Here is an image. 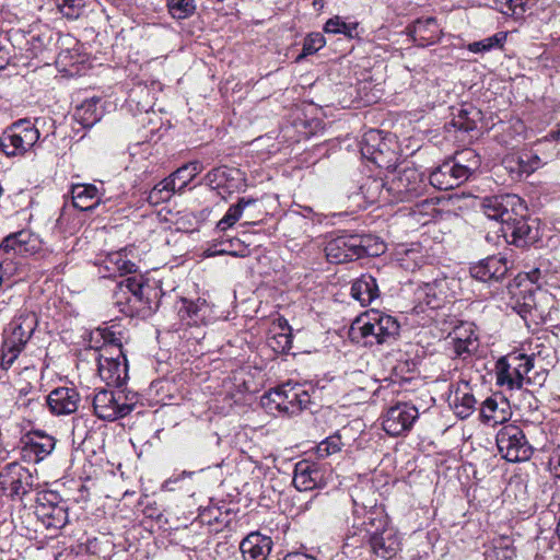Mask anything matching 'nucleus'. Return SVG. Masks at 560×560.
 <instances>
[{"instance_id": "1", "label": "nucleus", "mask_w": 560, "mask_h": 560, "mask_svg": "<svg viewBox=\"0 0 560 560\" xmlns=\"http://www.w3.org/2000/svg\"><path fill=\"white\" fill-rule=\"evenodd\" d=\"M151 285L140 275L122 279L116 284L114 304L127 316L147 314L152 311Z\"/></svg>"}, {"instance_id": "2", "label": "nucleus", "mask_w": 560, "mask_h": 560, "mask_svg": "<svg viewBox=\"0 0 560 560\" xmlns=\"http://www.w3.org/2000/svg\"><path fill=\"white\" fill-rule=\"evenodd\" d=\"M429 190L425 175L415 166L399 165L387 173V195L390 201L408 202Z\"/></svg>"}, {"instance_id": "3", "label": "nucleus", "mask_w": 560, "mask_h": 560, "mask_svg": "<svg viewBox=\"0 0 560 560\" xmlns=\"http://www.w3.org/2000/svg\"><path fill=\"white\" fill-rule=\"evenodd\" d=\"M36 326L37 317L34 313L30 312L21 313L8 324L3 330L0 353V366L2 370L11 368L32 337Z\"/></svg>"}, {"instance_id": "4", "label": "nucleus", "mask_w": 560, "mask_h": 560, "mask_svg": "<svg viewBox=\"0 0 560 560\" xmlns=\"http://www.w3.org/2000/svg\"><path fill=\"white\" fill-rule=\"evenodd\" d=\"M39 131L30 119H19L0 136V150L7 156H23L33 150L39 140Z\"/></svg>"}, {"instance_id": "5", "label": "nucleus", "mask_w": 560, "mask_h": 560, "mask_svg": "<svg viewBox=\"0 0 560 560\" xmlns=\"http://www.w3.org/2000/svg\"><path fill=\"white\" fill-rule=\"evenodd\" d=\"M357 325L361 336L370 345L390 343L396 340L400 330V325L394 316L375 310L359 318Z\"/></svg>"}, {"instance_id": "6", "label": "nucleus", "mask_w": 560, "mask_h": 560, "mask_svg": "<svg viewBox=\"0 0 560 560\" xmlns=\"http://www.w3.org/2000/svg\"><path fill=\"white\" fill-rule=\"evenodd\" d=\"M137 400L136 394L128 395L121 389H101L93 398V408L100 419L114 421L129 415Z\"/></svg>"}, {"instance_id": "7", "label": "nucleus", "mask_w": 560, "mask_h": 560, "mask_svg": "<svg viewBox=\"0 0 560 560\" xmlns=\"http://www.w3.org/2000/svg\"><path fill=\"white\" fill-rule=\"evenodd\" d=\"M533 368V357L523 353L503 357L495 364L497 383L500 386H508L510 389H521Z\"/></svg>"}, {"instance_id": "8", "label": "nucleus", "mask_w": 560, "mask_h": 560, "mask_svg": "<svg viewBox=\"0 0 560 560\" xmlns=\"http://www.w3.org/2000/svg\"><path fill=\"white\" fill-rule=\"evenodd\" d=\"M495 442L499 453L508 462H524L533 454V447L523 430L513 423L504 424L498 431Z\"/></svg>"}, {"instance_id": "9", "label": "nucleus", "mask_w": 560, "mask_h": 560, "mask_svg": "<svg viewBox=\"0 0 560 560\" xmlns=\"http://www.w3.org/2000/svg\"><path fill=\"white\" fill-rule=\"evenodd\" d=\"M264 399L270 410H276L283 416L300 413L310 404V395L299 386L285 384L270 390Z\"/></svg>"}, {"instance_id": "10", "label": "nucleus", "mask_w": 560, "mask_h": 560, "mask_svg": "<svg viewBox=\"0 0 560 560\" xmlns=\"http://www.w3.org/2000/svg\"><path fill=\"white\" fill-rule=\"evenodd\" d=\"M325 253L328 261L332 264H345L371 255L364 238L359 235H339L329 240Z\"/></svg>"}, {"instance_id": "11", "label": "nucleus", "mask_w": 560, "mask_h": 560, "mask_svg": "<svg viewBox=\"0 0 560 560\" xmlns=\"http://www.w3.org/2000/svg\"><path fill=\"white\" fill-rule=\"evenodd\" d=\"M108 350L109 354L96 355L98 375L106 385L120 388L128 378L127 359L122 349L118 347Z\"/></svg>"}, {"instance_id": "12", "label": "nucleus", "mask_w": 560, "mask_h": 560, "mask_svg": "<svg viewBox=\"0 0 560 560\" xmlns=\"http://www.w3.org/2000/svg\"><path fill=\"white\" fill-rule=\"evenodd\" d=\"M56 492H44L36 499L35 515L47 529L55 532L68 523V508L59 503Z\"/></svg>"}, {"instance_id": "13", "label": "nucleus", "mask_w": 560, "mask_h": 560, "mask_svg": "<svg viewBox=\"0 0 560 560\" xmlns=\"http://www.w3.org/2000/svg\"><path fill=\"white\" fill-rule=\"evenodd\" d=\"M418 418L419 410L415 405L398 401L383 413L382 425L387 434L398 436L410 431Z\"/></svg>"}, {"instance_id": "14", "label": "nucleus", "mask_w": 560, "mask_h": 560, "mask_svg": "<svg viewBox=\"0 0 560 560\" xmlns=\"http://www.w3.org/2000/svg\"><path fill=\"white\" fill-rule=\"evenodd\" d=\"M0 486L8 497L22 500L33 489L34 476L27 468L12 463L0 472Z\"/></svg>"}, {"instance_id": "15", "label": "nucleus", "mask_w": 560, "mask_h": 560, "mask_svg": "<svg viewBox=\"0 0 560 560\" xmlns=\"http://www.w3.org/2000/svg\"><path fill=\"white\" fill-rule=\"evenodd\" d=\"M481 209L489 219L500 221L504 226L514 215H518V210L524 211L525 206L517 195L505 194L483 198Z\"/></svg>"}, {"instance_id": "16", "label": "nucleus", "mask_w": 560, "mask_h": 560, "mask_svg": "<svg viewBox=\"0 0 560 560\" xmlns=\"http://www.w3.org/2000/svg\"><path fill=\"white\" fill-rule=\"evenodd\" d=\"M521 212L518 210V215H514V219L506 222L501 228V232L506 242L517 247H527L538 241V226L535 224V221L530 223Z\"/></svg>"}, {"instance_id": "17", "label": "nucleus", "mask_w": 560, "mask_h": 560, "mask_svg": "<svg viewBox=\"0 0 560 560\" xmlns=\"http://www.w3.org/2000/svg\"><path fill=\"white\" fill-rule=\"evenodd\" d=\"M369 544L373 555L381 560L393 559L401 549L400 538L392 527H383L381 532L376 527V532L369 538Z\"/></svg>"}, {"instance_id": "18", "label": "nucleus", "mask_w": 560, "mask_h": 560, "mask_svg": "<svg viewBox=\"0 0 560 560\" xmlns=\"http://www.w3.org/2000/svg\"><path fill=\"white\" fill-rule=\"evenodd\" d=\"M509 271V261L501 255L489 256L469 268L470 276L481 282L500 281Z\"/></svg>"}, {"instance_id": "19", "label": "nucleus", "mask_w": 560, "mask_h": 560, "mask_svg": "<svg viewBox=\"0 0 560 560\" xmlns=\"http://www.w3.org/2000/svg\"><path fill=\"white\" fill-rule=\"evenodd\" d=\"M175 307L179 320L186 326L206 324L211 316V306L201 298L196 300L183 298L176 303Z\"/></svg>"}, {"instance_id": "20", "label": "nucleus", "mask_w": 560, "mask_h": 560, "mask_svg": "<svg viewBox=\"0 0 560 560\" xmlns=\"http://www.w3.org/2000/svg\"><path fill=\"white\" fill-rule=\"evenodd\" d=\"M293 485L299 491H310L326 485L325 472L318 464L301 460L295 464Z\"/></svg>"}, {"instance_id": "21", "label": "nucleus", "mask_w": 560, "mask_h": 560, "mask_svg": "<svg viewBox=\"0 0 560 560\" xmlns=\"http://www.w3.org/2000/svg\"><path fill=\"white\" fill-rule=\"evenodd\" d=\"M79 402L80 394L74 387H57L46 397V404L55 416H66L75 412Z\"/></svg>"}, {"instance_id": "22", "label": "nucleus", "mask_w": 560, "mask_h": 560, "mask_svg": "<svg viewBox=\"0 0 560 560\" xmlns=\"http://www.w3.org/2000/svg\"><path fill=\"white\" fill-rule=\"evenodd\" d=\"M243 174L238 168L228 167L225 165L214 167L207 173L205 180L212 189L232 194L242 187Z\"/></svg>"}, {"instance_id": "23", "label": "nucleus", "mask_w": 560, "mask_h": 560, "mask_svg": "<svg viewBox=\"0 0 560 560\" xmlns=\"http://www.w3.org/2000/svg\"><path fill=\"white\" fill-rule=\"evenodd\" d=\"M271 549V538L259 532L249 533L240 545L244 560H266Z\"/></svg>"}, {"instance_id": "24", "label": "nucleus", "mask_w": 560, "mask_h": 560, "mask_svg": "<svg viewBox=\"0 0 560 560\" xmlns=\"http://www.w3.org/2000/svg\"><path fill=\"white\" fill-rule=\"evenodd\" d=\"M408 35L420 47H427L435 44L440 38V26L436 19H418L408 26Z\"/></svg>"}, {"instance_id": "25", "label": "nucleus", "mask_w": 560, "mask_h": 560, "mask_svg": "<svg viewBox=\"0 0 560 560\" xmlns=\"http://www.w3.org/2000/svg\"><path fill=\"white\" fill-rule=\"evenodd\" d=\"M187 167H180L171 174L168 177L164 178L160 183H158L148 195V202L152 206H158L162 202H165L171 199L173 194L177 191H182L187 186V180L184 179L179 185H176V179L180 176V174L185 173Z\"/></svg>"}, {"instance_id": "26", "label": "nucleus", "mask_w": 560, "mask_h": 560, "mask_svg": "<svg viewBox=\"0 0 560 560\" xmlns=\"http://www.w3.org/2000/svg\"><path fill=\"white\" fill-rule=\"evenodd\" d=\"M476 402L474 395L469 392L468 382L457 384L456 389L450 396V406L460 419H466L472 413Z\"/></svg>"}, {"instance_id": "27", "label": "nucleus", "mask_w": 560, "mask_h": 560, "mask_svg": "<svg viewBox=\"0 0 560 560\" xmlns=\"http://www.w3.org/2000/svg\"><path fill=\"white\" fill-rule=\"evenodd\" d=\"M73 206L82 211L93 210L102 200L103 194L93 184H75L71 188Z\"/></svg>"}, {"instance_id": "28", "label": "nucleus", "mask_w": 560, "mask_h": 560, "mask_svg": "<svg viewBox=\"0 0 560 560\" xmlns=\"http://www.w3.org/2000/svg\"><path fill=\"white\" fill-rule=\"evenodd\" d=\"M103 116L102 100L100 97H91L84 100L78 105L73 113V118L83 128L94 126Z\"/></svg>"}, {"instance_id": "29", "label": "nucleus", "mask_w": 560, "mask_h": 560, "mask_svg": "<svg viewBox=\"0 0 560 560\" xmlns=\"http://www.w3.org/2000/svg\"><path fill=\"white\" fill-rule=\"evenodd\" d=\"M351 296L359 301L362 306L371 304L372 301L380 296L376 279L369 273L362 275L353 281Z\"/></svg>"}, {"instance_id": "30", "label": "nucleus", "mask_w": 560, "mask_h": 560, "mask_svg": "<svg viewBox=\"0 0 560 560\" xmlns=\"http://www.w3.org/2000/svg\"><path fill=\"white\" fill-rule=\"evenodd\" d=\"M482 421L489 425L503 424L509 419V404L506 400L501 399L498 401L495 398H487L480 409Z\"/></svg>"}, {"instance_id": "31", "label": "nucleus", "mask_w": 560, "mask_h": 560, "mask_svg": "<svg viewBox=\"0 0 560 560\" xmlns=\"http://www.w3.org/2000/svg\"><path fill=\"white\" fill-rule=\"evenodd\" d=\"M25 448L33 452L37 460L45 458L55 448V439L43 431L35 430L24 436Z\"/></svg>"}, {"instance_id": "32", "label": "nucleus", "mask_w": 560, "mask_h": 560, "mask_svg": "<svg viewBox=\"0 0 560 560\" xmlns=\"http://www.w3.org/2000/svg\"><path fill=\"white\" fill-rule=\"evenodd\" d=\"M478 155L470 149L463 150L456 154L455 177H453L455 188L466 182L471 173L478 167Z\"/></svg>"}, {"instance_id": "33", "label": "nucleus", "mask_w": 560, "mask_h": 560, "mask_svg": "<svg viewBox=\"0 0 560 560\" xmlns=\"http://www.w3.org/2000/svg\"><path fill=\"white\" fill-rule=\"evenodd\" d=\"M385 147L386 143L382 139V132L380 130L371 129L363 136L361 153L365 159L380 165Z\"/></svg>"}, {"instance_id": "34", "label": "nucleus", "mask_w": 560, "mask_h": 560, "mask_svg": "<svg viewBox=\"0 0 560 560\" xmlns=\"http://www.w3.org/2000/svg\"><path fill=\"white\" fill-rule=\"evenodd\" d=\"M361 194L371 203L377 202L381 199L390 201L387 195V177L385 179L377 177H368L360 186Z\"/></svg>"}, {"instance_id": "35", "label": "nucleus", "mask_w": 560, "mask_h": 560, "mask_svg": "<svg viewBox=\"0 0 560 560\" xmlns=\"http://www.w3.org/2000/svg\"><path fill=\"white\" fill-rule=\"evenodd\" d=\"M478 337L472 329H456L454 338V352L458 357L470 355L478 349Z\"/></svg>"}, {"instance_id": "36", "label": "nucleus", "mask_w": 560, "mask_h": 560, "mask_svg": "<svg viewBox=\"0 0 560 560\" xmlns=\"http://www.w3.org/2000/svg\"><path fill=\"white\" fill-rule=\"evenodd\" d=\"M256 202L254 198H240L235 205H232L223 218L218 222L217 229L221 232L228 230L233 226L243 214V211L246 207H249Z\"/></svg>"}, {"instance_id": "37", "label": "nucleus", "mask_w": 560, "mask_h": 560, "mask_svg": "<svg viewBox=\"0 0 560 560\" xmlns=\"http://www.w3.org/2000/svg\"><path fill=\"white\" fill-rule=\"evenodd\" d=\"M128 103L135 105L139 113L148 114L153 108L154 97L148 86L138 85L130 92Z\"/></svg>"}, {"instance_id": "38", "label": "nucleus", "mask_w": 560, "mask_h": 560, "mask_svg": "<svg viewBox=\"0 0 560 560\" xmlns=\"http://www.w3.org/2000/svg\"><path fill=\"white\" fill-rule=\"evenodd\" d=\"M357 22L347 23L341 16L335 15L330 18L324 25V32L328 34H342L348 38H354L358 36Z\"/></svg>"}, {"instance_id": "39", "label": "nucleus", "mask_w": 560, "mask_h": 560, "mask_svg": "<svg viewBox=\"0 0 560 560\" xmlns=\"http://www.w3.org/2000/svg\"><path fill=\"white\" fill-rule=\"evenodd\" d=\"M450 168L447 164H441L429 176V187L432 186L439 190L454 189V180L452 176H448Z\"/></svg>"}, {"instance_id": "40", "label": "nucleus", "mask_w": 560, "mask_h": 560, "mask_svg": "<svg viewBox=\"0 0 560 560\" xmlns=\"http://www.w3.org/2000/svg\"><path fill=\"white\" fill-rule=\"evenodd\" d=\"M166 7L172 18L188 19L196 12L195 0H166Z\"/></svg>"}, {"instance_id": "41", "label": "nucleus", "mask_w": 560, "mask_h": 560, "mask_svg": "<svg viewBox=\"0 0 560 560\" xmlns=\"http://www.w3.org/2000/svg\"><path fill=\"white\" fill-rule=\"evenodd\" d=\"M94 338L103 340L102 346L100 347L97 353L109 354V350L114 347L121 348V335L120 332H116L110 328H98L94 332Z\"/></svg>"}, {"instance_id": "42", "label": "nucleus", "mask_w": 560, "mask_h": 560, "mask_svg": "<svg viewBox=\"0 0 560 560\" xmlns=\"http://www.w3.org/2000/svg\"><path fill=\"white\" fill-rule=\"evenodd\" d=\"M55 2L58 11L68 20H77L84 12V0H55Z\"/></svg>"}, {"instance_id": "43", "label": "nucleus", "mask_w": 560, "mask_h": 560, "mask_svg": "<svg viewBox=\"0 0 560 560\" xmlns=\"http://www.w3.org/2000/svg\"><path fill=\"white\" fill-rule=\"evenodd\" d=\"M504 39L505 35L503 33H497L493 36L470 43L468 45V50L474 54H483L501 47Z\"/></svg>"}, {"instance_id": "44", "label": "nucleus", "mask_w": 560, "mask_h": 560, "mask_svg": "<svg viewBox=\"0 0 560 560\" xmlns=\"http://www.w3.org/2000/svg\"><path fill=\"white\" fill-rule=\"evenodd\" d=\"M358 526H362V530L365 532L364 537L370 538L371 534L376 532V527H378V532H381L383 527H387V521L381 513L369 511L365 513L363 522Z\"/></svg>"}, {"instance_id": "45", "label": "nucleus", "mask_w": 560, "mask_h": 560, "mask_svg": "<svg viewBox=\"0 0 560 560\" xmlns=\"http://www.w3.org/2000/svg\"><path fill=\"white\" fill-rule=\"evenodd\" d=\"M532 0H495L499 10L506 15H523Z\"/></svg>"}, {"instance_id": "46", "label": "nucleus", "mask_w": 560, "mask_h": 560, "mask_svg": "<svg viewBox=\"0 0 560 560\" xmlns=\"http://www.w3.org/2000/svg\"><path fill=\"white\" fill-rule=\"evenodd\" d=\"M326 44L324 36L320 33L308 34L303 43L302 52L296 57V61H300L306 56L317 52Z\"/></svg>"}, {"instance_id": "47", "label": "nucleus", "mask_w": 560, "mask_h": 560, "mask_svg": "<svg viewBox=\"0 0 560 560\" xmlns=\"http://www.w3.org/2000/svg\"><path fill=\"white\" fill-rule=\"evenodd\" d=\"M244 252L242 242L238 238H229L226 241H222L219 245L214 246V249L209 254L210 256L214 255H232L238 256Z\"/></svg>"}, {"instance_id": "48", "label": "nucleus", "mask_w": 560, "mask_h": 560, "mask_svg": "<svg viewBox=\"0 0 560 560\" xmlns=\"http://www.w3.org/2000/svg\"><path fill=\"white\" fill-rule=\"evenodd\" d=\"M470 112L466 108H462L458 110V114L454 116L452 124L458 130H463L465 132H469L477 128V122L475 117H470Z\"/></svg>"}, {"instance_id": "49", "label": "nucleus", "mask_w": 560, "mask_h": 560, "mask_svg": "<svg viewBox=\"0 0 560 560\" xmlns=\"http://www.w3.org/2000/svg\"><path fill=\"white\" fill-rule=\"evenodd\" d=\"M15 407L19 411L32 415L43 407L40 394L36 396L15 397Z\"/></svg>"}, {"instance_id": "50", "label": "nucleus", "mask_w": 560, "mask_h": 560, "mask_svg": "<svg viewBox=\"0 0 560 560\" xmlns=\"http://www.w3.org/2000/svg\"><path fill=\"white\" fill-rule=\"evenodd\" d=\"M129 252L130 250H128L127 248L114 252V256H118L117 262L115 264L116 267H119V269H117V275L120 277L128 273L137 272V265L128 258Z\"/></svg>"}, {"instance_id": "51", "label": "nucleus", "mask_w": 560, "mask_h": 560, "mask_svg": "<svg viewBox=\"0 0 560 560\" xmlns=\"http://www.w3.org/2000/svg\"><path fill=\"white\" fill-rule=\"evenodd\" d=\"M514 557L515 549L509 539H501L499 544L494 546L491 553L492 560H513Z\"/></svg>"}, {"instance_id": "52", "label": "nucleus", "mask_w": 560, "mask_h": 560, "mask_svg": "<svg viewBox=\"0 0 560 560\" xmlns=\"http://www.w3.org/2000/svg\"><path fill=\"white\" fill-rule=\"evenodd\" d=\"M517 163L520 174L526 175L532 174L541 165L539 156L532 154H524L520 156Z\"/></svg>"}, {"instance_id": "53", "label": "nucleus", "mask_w": 560, "mask_h": 560, "mask_svg": "<svg viewBox=\"0 0 560 560\" xmlns=\"http://www.w3.org/2000/svg\"><path fill=\"white\" fill-rule=\"evenodd\" d=\"M117 257L118 256H114V252L113 253H108L104 259H102L101 264H100V270L98 272L101 273V276L103 278H112V277H117V269H119V267H116V264L117 262Z\"/></svg>"}, {"instance_id": "54", "label": "nucleus", "mask_w": 560, "mask_h": 560, "mask_svg": "<svg viewBox=\"0 0 560 560\" xmlns=\"http://www.w3.org/2000/svg\"><path fill=\"white\" fill-rule=\"evenodd\" d=\"M16 396L15 397H26V396H36L39 395V389L32 383V381H27L25 383L19 384L15 388Z\"/></svg>"}, {"instance_id": "55", "label": "nucleus", "mask_w": 560, "mask_h": 560, "mask_svg": "<svg viewBox=\"0 0 560 560\" xmlns=\"http://www.w3.org/2000/svg\"><path fill=\"white\" fill-rule=\"evenodd\" d=\"M323 443L327 446L331 454H335L341 450V438L339 434L328 436Z\"/></svg>"}, {"instance_id": "56", "label": "nucleus", "mask_w": 560, "mask_h": 560, "mask_svg": "<svg viewBox=\"0 0 560 560\" xmlns=\"http://www.w3.org/2000/svg\"><path fill=\"white\" fill-rule=\"evenodd\" d=\"M546 378H547L546 371L537 372V373H535L534 376H529L527 374L525 384L542 386L544 383L546 382Z\"/></svg>"}, {"instance_id": "57", "label": "nucleus", "mask_w": 560, "mask_h": 560, "mask_svg": "<svg viewBox=\"0 0 560 560\" xmlns=\"http://www.w3.org/2000/svg\"><path fill=\"white\" fill-rule=\"evenodd\" d=\"M275 339L281 346V351H287V350L291 349V343H292L291 335L279 334L278 336L275 337Z\"/></svg>"}, {"instance_id": "58", "label": "nucleus", "mask_w": 560, "mask_h": 560, "mask_svg": "<svg viewBox=\"0 0 560 560\" xmlns=\"http://www.w3.org/2000/svg\"><path fill=\"white\" fill-rule=\"evenodd\" d=\"M550 463L553 467L556 477L560 479V447L553 452Z\"/></svg>"}, {"instance_id": "59", "label": "nucleus", "mask_w": 560, "mask_h": 560, "mask_svg": "<svg viewBox=\"0 0 560 560\" xmlns=\"http://www.w3.org/2000/svg\"><path fill=\"white\" fill-rule=\"evenodd\" d=\"M283 560H317L316 558L303 553V552H290L288 553Z\"/></svg>"}, {"instance_id": "60", "label": "nucleus", "mask_w": 560, "mask_h": 560, "mask_svg": "<svg viewBox=\"0 0 560 560\" xmlns=\"http://www.w3.org/2000/svg\"><path fill=\"white\" fill-rule=\"evenodd\" d=\"M545 140L547 141H560V124L557 125L556 129H552L548 132V135L545 137Z\"/></svg>"}, {"instance_id": "61", "label": "nucleus", "mask_w": 560, "mask_h": 560, "mask_svg": "<svg viewBox=\"0 0 560 560\" xmlns=\"http://www.w3.org/2000/svg\"><path fill=\"white\" fill-rule=\"evenodd\" d=\"M316 453L318 455V457H328L329 455H331L330 451L327 448V446L320 442L317 446H316Z\"/></svg>"}, {"instance_id": "62", "label": "nucleus", "mask_w": 560, "mask_h": 560, "mask_svg": "<svg viewBox=\"0 0 560 560\" xmlns=\"http://www.w3.org/2000/svg\"><path fill=\"white\" fill-rule=\"evenodd\" d=\"M16 243V235H13V236H8L7 238H4V241L2 242V246L5 248V249H13L15 250L14 248V244Z\"/></svg>"}, {"instance_id": "63", "label": "nucleus", "mask_w": 560, "mask_h": 560, "mask_svg": "<svg viewBox=\"0 0 560 560\" xmlns=\"http://www.w3.org/2000/svg\"><path fill=\"white\" fill-rule=\"evenodd\" d=\"M187 167V171L183 174H180V176L176 179V185H179L184 179L187 180V184L192 179V177L195 176V174L190 173L189 172V167Z\"/></svg>"}, {"instance_id": "64", "label": "nucleus", "mask_w": 560, "mask_h": 560, "mask_svg": "<svg viewBox=\"0 0 560 560\" xmlns=\"http://www.w3.org/2000/svg\"><path fill=\"white\" fill-rule=\"evenodd\" d=\"M23 373H24V374L26 375V377H28V378H34V380H35V378H36V376H37L36 369H35L34 366H31V368H30V366H26V368H24Z\"/></svg>"}]
</instances>
